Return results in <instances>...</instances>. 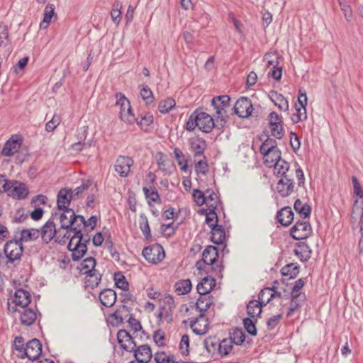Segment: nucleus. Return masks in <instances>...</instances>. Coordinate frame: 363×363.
I'll return each mask as SVG.
<instances>
[{
	"instance_id": "nucleus-58",
	"label": "nucleus",
	"mask_w": 363,
	"mask_h": 363,
	"mask_svg": "<svg viewBox=\"0 0 363 363\" xmlns=\"http://www.w3.org/2000/svg\"><path fill=\"white\" fill-rule=\"evenodd\" d=\"M140 96L147 105L151 104L154 101L152 91L147 85H143Z\"/></svg>"
},
{
	"instance_id": "nucleus-29",
	"label": "nucleus",
	"mask_w": 363,
	"mask_h": 363,
	"mask_svg": "<svg viewBox=\"0 0 363 363\" xmlns=\"http://www.w3.org/2000/svg\"><path fill=\"white\" fill-rule=\"evenodd\" d=\"M281 57L277 52H268L263 57V62L269 68H283L280 65Z\"/></svg>"
},
{
	"instance_id": "nucleus-35",
	"label": "nucleus",
	"mask_w": 363,
	"mask_h": 363,
	"mask_svg": "<svg viewBox=\"0 0 363 363\" xmlns=\"http://www.w3.org/2000/svg\"><path fill=\"white\" fill-rule=\"evenodd\" d=\"M40 230L35 228L23 229L21 231V237L18 242H28L36 240L40 237Z\"/></svg>"
},
{
	"instance_id": "nucleus-18",
	"label": "nucleus",
	"mask_w": 363,
	"mask_h": 363,
	"mask_svg": "<svg viewBox=\"0 0 363 363\" xmlns=\"http://www.w3.org/2000/svg\"><path fill=\"white\" fill-rule=\"evenodd\" d=\"M133 353L135 360L141 362V363H149L152 358V352L150 347L147 344L138 346L130 352Z\"/></svg>"
},
{
	"instance_id": "nucleus-10",
	"label": "nucleus",
	"mask_w": 363,
	"mask_h": 363,
	"mask_svg": "<svg viewBox=\"0 0 363 363\" xmlns=\"http://www.w3.org/2000/svg\"><path fill=\"white\" fill-rule=\"evenodd\" d=\"M289 234L296 240L307 239L312 234L311 225L308 221L298 220L290 229Z\"/></svg>"
},
{
	"instance_id": "nucleus-14",
	"label": "nucleus",
	"mask_w": 363,
	"mask_h": 363,
	"mask_svg": "<svg viewBox=\"0 0 363 363\" xmlns=\"http://www.w3.org/2000/svg\"><path fill=\"white\" fill-rule=\"evenodd\" d=\"M117 342L122 350L130 352L137 345L135 337L125 330H119L117 333Z\"/></svg>"
},
{
	"instance_id": "nucleus-25",
	"label": "nucleus",
	"mask_w": 363,
	"mask_h": 363,
	"mask_svg": "<svg viewBox=\"0 0 363 363\" xmlns=\"http://www.w3.org/2000/svg\"><path fill=\"white\" fill-rule=\"evenodd\" d=\"M99 297L101 305L105 307L110 308L116 303L117 295L114 290L111 289H104L99 293Z\"/></svg>"
},
{
	"instance_id": "nucleus-56",
	"label": "nucleus",
	"mask_w": 363,
	"mask_h": 363,
	"mask_svg": "<svg viewBox=\"0 0 363 363\" xmlns=\"http://www.w3.org/2000/svg\"><path fill=\"white\" fill-rule=\"evenodd\" d=\"M179 223L175 224L174 222L168 224H162L160 230L163 235L171 237L175 234L179 228Z\"/></svg>"
},
{
	"instance_id": "nucleus-6",
	"label": "nucleus",
	"mask_w": 363,
	"mask_h": 363,
	"mask_svg": "<svg viewBox=\"0 0 363 363\" xmlns=\"http://www.w3.org/2000/svg\"><path fill=\"white\" fill-rule=\"evenodd\" d=\"M23 252V247L18 239H12L7 241L4 247V253L7 259L6 264H14L19 261Z\"/></svg>"
},
{
	"instance_id": "nucleus-21",
	"label": "nucleus",
	"mask_w": 363,
	"mask_h": 363,
	"mask_svg": "<svg viewBox=\"0 0 363 363\" xmlns=\"http://www.w3.org/2000/svg\"><path fill=\"white\" fill-rule=\"evenodd\" d=\"M294 254L301 262H307L311 257L312 250L306 242H298L295 244Z\"/></svg>"
},
{
	"instance_id": "nucleus-19",
	"label": "nucleus",
	"mask_w": 363,
	"mask_h": 363,
	"mask_svg": "<svg viewBox=\"0 0 363 363\" xmlns=\"http://www.w3.org/2000/svg\"><path fill=\"white\" fill-rule=\"evenodd\" d=\"M295 183L292 177L281 178L277 184V193L282 198H286L290 196L294 191Z\"/></svg>"
},
{
	"instance_id": "nucleus-9",
	"label": "nucleus",
	"mask_w": 363,
	"mask_h": 363,
	"mask_svg": "<svg viewBox=\"0 0 363 363\" xmlns=\"http://www.w3.org/2000/svg\"><path fill=\"white\" fill-rule=\"evenodd\" d=\"M308 98L305 90L300 89L298 95V104H295L296 113L291 117L293 123H298L307 119L306 105Z\"/></svg>"
},
{
	"instance_id": "nucleus-44",
	"label": "nucleus",
	"mask_w": 363,
	"mask_h": 363,
	"mask_svg": "<svg viewBox=\"0 0 363 363\" xmlns=\"http://www.w3.org/2000/svg\"><path fill=\"white\" fill-rule=\"evenodd\" d=\"M121 9L122 3L119 1H116L111 11V18L112 21L116 25H118L121 21Z\"/></svg>"
},
{
	"instance_id": "nucleus-7",
	"label": "nucleus",
	"mask_w": 363,
	"mask_h": 363,
	"mask_svg": "<svg viewBox=\"0 0 363 363\" xmlns=\"http://www.w3.org/2000/svg\"><path fill=\"white\" fill-rule=\"evenodd\" d=\"M57 215L58 213L52 212L51 218L39 229L40 233V236L41 237L42 241L45 244H48L53 239L57 242V236L60 234H62L60 228L57 230L56 225L53 220Z\"/></svg>"
},
{
	"instance_id": "nucleus-45",
	"label": "nucleus",
	"mask_w": 363,
	"mask_h": 363,
	"mask_svg": "<svg viewBox=\"0 0 363 363\" xmlns=\"http://www.w3.org/2000/svg\"><path fill=\"white\" fill-rule=\"evenodd\" d=\"M279 149L277 147V143L275 139L272 138L270 137H267V138L262 143L260 146V153H269V152H273L274 150Z\"/></svg>"
},
{
	"instance_id": "nucleus-23",
	"label": "nucleus",
	"mask_w": 363,
	"mask_h": 363,
	"mask_svg": "<svg viewBox=\"0 0 363 363\" xmlns=\"http://www.w3.org/2000/svg\"><path fill=\"white\" fill-rule=\"evenodd\" d=\"M216 286V279L212 276L203 277L196 286L197 292L201 296L209 294Z\"/></svg>"
},
{
	"instance_id": "nucleus-28",
	"label": "nucleus",
	"mask_w": 363,
	"mask_h": 363,
	"mask_svg": "<svg viewBox=\"0 0 363 363\" xmlns=\"http://www.w3.org/2000/svg\"><path fill=\"white\" fill-rule=\"evenodd\" d=\"M212 296H201L198 298L196 303V308L199 311V318L204 316V313L206 311L213 303Z\"/></svg>"
},
{
	"instance_id": "nucleus-52",
	"label": "nucleus",
	"mask_w": 363,
	"mask_h": 363,
	"mask_svg": "<svg viewBox=\"0 0 363 363\" xmlns=\"http://www.w3.org/2000/svg\"><path fill=\"white\" fill-rule=\"evenodd\" d=\"M229 340L235 345H241L245 340V333L241 328H237L230 334Z\"/></svg>"
},
{
	"instance_id": "nucleus-55",
	"label": "nucleus",
	"mask_w": 363,
	"mask_h": 363,
	"mask_svg": "<svg viewBox=\"0 0 363 363\" xmlns=\"http://www.w3.org/2000/svg\"><path fill=\"white\" fill-rule=\"evenodd\" d=\"M84 228H86L85 218L82 215H79L70 230L71 233H73V235H79V233H82V229Z\"/></svg>"
},
{
	"instance_id": "nucleus-46",
	"label": "nucleus",
	"mask_w": 363,
	"mask_h": 363,
	"mask_svg": "<svg viewBox=\"0 0 363 363\" xmlns=\"http://www.w3.org/2000/svg\"><path fill=\"white\" fill-rule=\"evenodd\" d=\"M55 14V7L52 4H48L45 6L44 10V17L43 21L40 23L41 28H46L51 21L52 16Z\"/></svg>"
},
{
	"instance_id": "nucleus-17",
	"label": "nucleus",
	"mask_w": 363,
	"mask_h": 363,
	"mask_svg": "<svg viewBox=\"0 0 363 363\" xmlns=\"http://www.w3.org/2000/svg\"><path fill=\"white\" fill-rule=\"evenodd\" d=\"M196 111V114L198 115V123H199V129L203 131V133H210L211 132L213 128L218 129L217 126V118H216V122L213 118L208 113L205 112H199Z\"/></svg>"
},
{
	"instance_id": "nucleus-59",
	"label": "nucleus",
	"mask_w": 363,
	"mask_h": 363,
	"mask_svg": "<svg viewBox=\"0 0 363 363\" xmlns=\"http://www.w3.org/2000/svg\"><path fill=\"white\" fill-rule=\"evenodd\" d=\"M127 322L128 323V326L130 327V330L133 331V333L142 331L143 334H145V330H143L140 322L138 319L135 318L133 314L130 313L129 315V318Z\"/></svg>"
},
{
	"instance_id": "nucleus-40",
	"label": "nucleus",
	"mask_w": 363,
	"mask_h": 363,
	"mask_svg": "<svg viewBox=\"0 0 363 363\" xmlns=\"http://www.w3.org/2000/svg\"><path fill=\"white\" fill-rule=\"evenodd\" d=\"M86 280L85 284L86 287L94 289L99 284L101 280V274H100L98 271L94 272V273H90L86 274Z\"/></svg>"
},
{
	"instance_id": "nucleus-36",
	"label": "nucleus",
	"mask_w": 363,
	"mask_h": 363,
	"mask_svg": "<svg viewBox=\"0 0 363 363\" xmlns=\"http://www.w3.org/2000/svg\"><path fill=\"white\" fill-rule=\"evenodd\" d=\"M129 312V308L125 305L123 304L119 306L117 310L110 315V317L114 318L115 320V322L112 324L116 326L122 324L123 323L124 318L128 316V315H125V317H123V313Z\"/></svg>"
},
{
	"instance_id": "nucleus-54",
	"label": "nucleus",
	"mask_w": 363,
	"mask_h": 363,
	"mask_svg": "<svg viewBox=\"0 0 363 363\" xmlns=\"http://www.w3.org/2000/svg\"><path fill=\"white\" fill-rule=\"evenodd\" d=\"M174 357V355H167L163 351L157 352L152 355L155 363H173Z\"/></svg>"
},
{
	"instance_id": "nucleus-26",
	"label": "nucleus",
	"mask_w": 363,
	"mask_h": 363,
	"mask_svg": "<svg viewBox=\"0 0 363 363\" xmlns=\"http://www.w3.org/2000/svg\"><path fill=\"white\" fill-rule=\"evenodd\" d=\"M211 240L216 245H223L226 240V235L224 228L221 225L215 223L212 226Z\"/></svg>"
},
{
	"instance_id": "nucleus-22",
	"label": "nucleus",
	"mask_w": 363,
	"mask_h": 363,
	"mask_svg": "<svg viewBox=\"0 0 363 363\" xmlns=\"http://www.w3.org/2000/svg\"><path fill=\"white\" fill-rule=\"evenodd\" d=\"M190 150L194 152V157L202 156L203 159H206L204 152L207 147L206 142L201 138H191L189 139Z\"/></svg>"
},
{
	"instance_id": "nucleus-60",
	"label": "nucleus",
	"mask_w": 363,
	"mask_h": 363,
	"mask_svg": "<svg viewBox=\"0 0 363 363\" xmlns=\"http://www.w3.org/2000/svg\"><path fill=\"white\" fill-rule=\"evenodd\" d=\"M198 115L196 114V111H194L189 117L186 125L185 129L187 131H193L196 127L199 128L198 123Z\"/></svg>"
},
{
	"instance_id": "nucleus-4",
	"label": "nucleus",
	"mask_w": 363,
	"mask_h": 363,
	"mask_svg": "<svg viewBox=\"0 0 363 363\" xmlns=\"http://www.w3.org/2000/svg\"><path fill=\"white\" fill-rule=\"evenodd\" d=\"M230 99L228 95H222L214 97L211 100V106L216 110L217 115V126L218 130H222L227 123L228 116L225 108L230 105Z\"/></svg>"
},
{
	"instance_id": "nucleus-61",
	"label": "nucleus",
	"mask_w": 363,
	"mask_h": 363,
	"mask_svg": "<svg viewBox=\"0 0 363 363\" xmlns=\"http://www.w3.org/2000/svg\"><path fill=\"white\" fill-rule=\"evenodd\" d=\"M9 29L7 26L0 24V47H6L9 45Z\"/></svg>"
},
{
	"instance_id": "nucleus-33",
	"label": "nucleus",
	"mask_w": 363,
	"mask_h": 363,
	"mask_svg": "<svg viewBox=\"0 0 363 363\" xmlns=\"http://www.w3.org/2000/svg\"><path fill=\"white\" fill-rule=\"evenodd\" d=\"M273 167L274 174H276L277 176L281 177V178L292 177V174H288V172H289L290 169V165L286 160H281L277 163H274Z\"/></svg>"
},
{
	"instance_id": "nucleus-64",
	"label": "nucleus",
	"mask_w": 363,
	"mask_h": 363,
	"mask_svg": "<svg viewBox=\"0 0 363 363\" xmlns=\"http://www.w3.org/2000/svg\"><path fill=\"white\" fill-rule=\"evenodd\" d=\"M120 118L125 123L128 124H133L136 121L135 115L132 111L131 106H129L125 113H121Z\"/></svg>"
},
{
	"instance_id": "nucleus-12",
	"label": "nucleus",
	"mask_w": 363,
	"mask_h": 363,
	"mask_svg": "<svg viewBox=\"0 0 363 363\" xmlns=\"http://www.w3.org/2000/svg\"><path fill=\"white\" fill-rule=\"evenodd\" d=\"M22 144L23 137L18 134L13 135L4 143L1 153L4 156L11 157L18 152Z\"/></svg>"
},
{
	"instance_id": "nucleus-50",
	"label": "nucleus",
	"mask_w": 363,
	"mask_h": 363,
	"mask_svg": "<svg viewBox=\"0 0 363 363\" xmlns=\"http://www.w3.org/2000/svg\"><path fill=\"white\" fill-rule=\"evenodd\" d=\"M256 322V318H250L249 316L243 319V325L246 331L252 336H255L257 334Z\"/></svg>"
},
{
	"instance_id": "nucleus-63",
	"label": "nucleus",
	"mask_w": 363,
	"mask_h": 363,
	"mask_svg": "<svg viewBox=\"0 0 363 363\" xmlns=\"http://www.w3.org/2000/svg\"><path fill=\"white\" fill-rule=\"evenodd\" d=\"M279 284V281L275 280L272 283V286L271 287H266L264 288L262 290L266 291V294L269 295V296L272 298H281V292L277 291L278 284Z\"/></svg>"
},
{
	"instance_id": "nucleus-47",
	"label": "nucleus",
	"mask_w": 363,
	"mask_h": 363,
	"mask_svg": "<svg viewBox=\"0 0 363 363\" xmlns=\"http://www.w3.org/2000/svg\"><path fill=\"white\" fill-rule=\"evenodd\" d=\"M219 340L216 337H208L203 341V345L208 353L213 354L218 350Z\"/></svg>"
},
{
	"instance_id": "nucleus-53",
	"label": "nucleus",
	"mask_w": 363,
	"mask_h": 363,
	"mask_svg": "<svg viewBox=\"0 0 363 363\" xmlns=\"http://www.w3.org/2000/svg\"><path fill=\"white\" fill-rule=\"evenodd\" d=\"M115 285L117 288H119L123 291H128L129 283L127 281L125 276L121 272H116L113 276Z\"/></svg>"
},
{
	"instance_id": "nucleus-31",
	"label": "nucleus",
	"mask_w": 363,
	"mask_h": 363,
	"mask_svg": "<svg viewBox=\"0 0 363 363\" xmlns=\"http://www.w3.org/2000/svg\"><path fill=\"white\" fill-rule=\"evenodd\" d=\"M96 262L94 257H89L84 259L80 264V267H78L81 274H87L90 273H94L97 272L96 270Z\"/></svg>"
},
{
	"instance_id": "nucleus-27",
	"label": "nucleus",
	"mask_w": 363,
	"mask_h": 363,
	"mask_svg": "<svg viewBox=\"0 0 363 363\" xmlns=\"http://www.w3.org/2000/svg\"><path fill=\"white\" fill-rule=\"evenodd\" d=\"M11 191L9 196L17 199H26L28 194V190L24 183L15 180L11 185Z\"/></svg>"
},
{
	"instance_id": "nucleus-32",
	"label": "nucleus",
	"mask_w": 363,
	"mask_h": 363,
	"mask_svg": "<svg viewBox=\"0 0 363 363\" xmlns=\"http://www.w3.org/2000/svg\"><path fill=\"white\" fill-rule=\"evenodd\" d=\"M300 270V266L296 263H289L284 266L281 269L282 277H287V279H293L296 278Z\"/></svg>"
},
{
	"instance_id": "nucleus-37",
	"label": "nucleus",
	"mask_w": 363,
	"mask_h": 363,
	"mask_svg": "<svg viewBox=\"0 0 363 363\" xmlns=\"http://www.w3.org/2000/svg\"><path fill=\"white\" fill-rule=\"evenodd\" d=\"M264 156V164L272 167L274 163H277L281 159V152L279 149L274 150L273 152L262 154Z\"/></svg>"
},
{
	"instance_id": "nucleus-51",
	"label": "nucleus",
	"mask_w": 363,
	"mask_h": 363,
	"mask_svg": "<svg viewBox=\"0 0 363 363\" xmlns=\"http://www.w3.org/2000/svg\"><path fill=\"white\" fill-rule=\"evenodd\" d=\"M176 105V102L172 98H167L160 102L158 110L161 113L166 114L169 113Z\"/></svg>"
},
{
	"instance_id": "nucleus-20",
	"label": "nucleus",
	"mask_w": 363,
	"mask_h": 363,
	"mask_svg": "<svg viewBox=\"0 0 363 363\" xmlns=\"http://www.w3.org/2000/svg\"><path fill=\"white\" fill-rule=\"evenodd\" d=\"M174 308V301L170 296L165 297L162 304L159 307L162 314L164 316V320L168 323L173 320V310Z\"/></svg>"
},
{
	"instance_id": "nucleus-42",
	"label": "nucleus",
	"mask_w": 363,
	"mask_h": 363,
	"mask_svg": "<svg viewBox=\"0 0 363 363\" xmlns=\"http://www.w3.org/2000/svg\"><path fill=\"white\" fill-rule=\"evenodd\" d=\"M233 343L231 340L229 339H223V340H219L218 347V352L221 357H225L228 355L233 348Z\"/></svg>"
},
{
	"instance_id": "nucleus-41",
	"label": "nucleus",
	"mask_w": 363,
	"mask_h": 363,
	"mask_svg": "<svg viewBox=\"0 0 363 363\" xmlns=\"http://www.w3.org/2000/svg\"><path fill=\"white\" fill-rule=\"evenodd\" d=\"M139 227L143 234L144 235L145 240L148 242H152V237L150 233V228L149 226L148 220L147 218L144 215H141L140 217Z\"/></svg>"
},
{
	"instance_id": "nucleus-3",
	"label": "nucleus",
	"mask_w": 363,
	"mask_h": 363,
	"mask_svg": "<svg viewBox=\"0 0 363 363\" xmlns=\"http://www.w3.org/2000/svg\"><path fill=\"white\" fill-rule=\"evenodd\" d=\"M79 214H76L72 208H67L66 211L59 214V220L60 223V229L65 230V233L60 234L57 236V242L59 244H65L67 240L71 236L70 228H72L74 221Z\"/></svg>"
},
{
	"instance_id": "nucleus-57",
	"label": "nucleus",
	"mask_w": 363,
	"mask_h": 363,
	"mask_svg": "<svg viewBox=\"0 0 363 363\" xmlns=\"http://www.w3.org/2000/svg\"><path fill=\"white\" fill-rule=\"evenodd\" d=\"M143 192L146 199H149V204L150 201L155 203H161V199L158 194V191L155 187H153L151 191L146 187H143Z\"/></svg>"
},
{
	"instance_id": "nucleus-43",
	"label": "nucleus",
	"mask_w": 363,
	"mask_h": 363,
	"mask_svg": "<svg viewBox=\"0 0 363 363\" xmlns=\"http://www.w3.org/2000/svg\"><path fill=\"white\" fill-rule=\"evenodd\" d=\"M93 184L94 182L91 180H84L80 186H77L74 190L72 189L74 200H77L81 198L83 193L88 190Z\"/></svg>"
},
{
	"instance_id": "nucleus-1",
	"label": "nucleus",
	"mask_w": 363,
	"mask_h": 363,
	"mask_svg": "<svg viewBox=\"0 0 363 363\" xmlns=\"http://www.w3.org/2000/svg\"><path fill=\"white\" fill-rule=\"evenodd\" d=\"M218 249L213 245H208L202 252L201 259L196 262L198 271H204L208 273L211 271L215 276L222 278L224 269L223 261L218 262Z\"/></svg>"
},
{
	"instance_id": "nucleus-30",
	"label": "nucleus",
	"mask_w": 363,
	"mask_h": 363,
	"mask_svg": "<svg viewBox=\"0 0 363 363\" xmlns=\"http://www.w3.org/2000/svg\"><path fill=\"white\" fill-rule=\"evenodd\" d=\"M23 308L20 315L21 323L23 325L30 326L37 319L36 310L26 307Z\"/></svg>"
},
{
	"instance_id": "nucleus-15",
	"label": "nucleus",
	"mask_w": 363,
	"mask_h": 363,
	"mask_svg": "<svg viewBox=\"0 0 363 363\" xmlns=\"http://www.w3.org/2000/svg\"><path fill=\"white\" fill-rule=\"evenodd\" d=\"M74 197L72 194V189L62 188L57 195V209L61 212L70 208L69 206Z\"/></svg>"
},
{
	"instance_id": "nucleus-11",
	"label": "nucleus",
	"mask_w": 363,
	"mask_h": 363,
	"mask_svg": "<svg viewBox=\"0 0 363 363\" xmlns=\"http://www.w3.org/2000/svg\"><path fill=\"white\" fill-rule=\"evenodd\" d=\"M42 354V344L37 338L29 340L26 344L24 351L22 354H18V357L21 359L27 357L31 361H34L39 358Z\"/></svg>"
},
{
	"instance_id": "nucleus-5",
	"label": "nucleus",
	"mask_w": 363,
	"mask_h": 363,
	"mask_svg": "<svg viewBox=\"0 0 363 363\" xmlns=\"http://www.w3.org/2000/svg\"><path fill=\"white\" fill-rule=\"evenodd\" d=\"M31 302V296L28 291L23 289H17L14 293L11 301L7 302V308L10 313L14 314L18 311L17 306L27 307Z\"/></svg>"
},
{
	"instance_id": "nucleus-8",
	"label": "nucleus",
	"mask_w": 363,
	"mask_h": 363,
	"mask_svg": "<svg viewBox=\"0 0 363 363\" xmlns=\"http://www.w3.org/2000/svg\"><path fill=\"white\" fill-rule=\"evenodd\" d=\"M142 255L146 261L155 264L161 262L165 256L163 247L158 243L145 247Z\"/></svg>"
},
{
	"instance_id": "nucleus-2",
	"label": "nucleus",
	"mask_w": 363,
	"mask_h": 363,
	"mask_svg": "<svg viewBox=\"0 0 363 363\" xmlns=\"http://www.w3.org/2000/svg\"><path fill=\"white\" fill-rule=\"evenodd\" d=\"M68 240L67 249L72 252V261L77 262L80 260L87 252V245L90 242V236L88 233L85 235L81 233L79 235H71Z\"/></svg>"
},
{
	"instance_id": "nucleus-16",
	"label": "nucleus",
	"mask_w": 363,
	"mask_h": 363,
	"mask_svg": "<svg viewBox=\"0 0 363 363\" xmlns=\"http://www.w3.org/2000/svg\"><path fill=\"white\" fill-rule=\"evenodd\" d=\"M133 164L134 161L131 157L120 155L116 160L114 169L120 177H126L128 176L130 167Z\"/></svg>"
},
{
	"instance_id": "nucleus-62",
	"label": "nucleus",
	"mask_w": 363,
	"mask_h": 363,
	"mask_svg": "<svg viewBox=\"0 0 363 363\" xmlns=\"http://www.w3.org/2000/svg\"><path fill=\"white\" fill-rule=\"evenodd\" d=\"M270 130H271V135L276 139H281L284 136V128L282 123H281L279 122V123H275L272 125H269Z\"/></svg>"
},
{
	"instance_id": "nucleus-24",
	"label": "nucleus",
	"mask_w": 363,
	"mask_h": 363,
	"mask_svg": "<svg viewBox=\"0 0 363 363\" xmlns=\"http://www.w3.org/2000/svg\"><path fill=\"white\" fill-rule=\"evenodd\" d=\"M294 213L290 206H285L277 211L276 219L283 226H289L294 220Z\"/></svg>"
},
{
	"instance_id": "nucleus-13",
	"label": "nucleus",
	"mask_w": 363,
	"mask_h": 363,
	"mask_svg": "<svg viewBox=\"0 0 363 363\" xmlns=\"http://www.w3.org/2000/svg\"><path fill=\"white\" fill-rule=\"evenodd\" d=\"M234 113L242 118H248L253 110L252 101L247 97H240L237 100L234 108Z\"/></svg>"
},
{
	"instance_id": "nucleus-48",
	"label": "nucleus",
	"mask_w": 363,
	"mask_h": 363,
	"mask_svg": "<svg viewBox=\"0 0 363 363\" xmlns=\"http://www.w3.org/2000/svg\"><path fill=\"white\" fill-rule=\"evenodd\" d=\"M258 301L255 299L251 300L247 304V312L250 318L259 317L262 310L258 307Z\"/></svg>"
},
{
	"instance_id": "nucleus-39",
	"label": "nucleus",
	"mask_w": 363,
	"mask_h": 363,
	"mask_svg": "<svg viewBox=\"0 0 363 363\" xmlns=\"http://www.w3.org/2000/svg\"><path fill=\"white\" fill-rule=\"evenodd\" d=\"M192 285L189 279H182L175 283L174 289L178 295H184L189 293Z\"/></svg>"
},
{
	"instance_id": "nucleus-49",
	"label": "nucleus",
	"mask_w": 363,
	"mask_h": 363,
	"mask_svg": "<svg viewBox=\"0 0 363 363\" xmlns=\"http://www.w3.org/2000/svg\"><path fill=\"white\" fill-rule=\"evenodd\" d=\"M116 106H118L120 108L119 115L121 113H125V110L130 106L129 100L122 93H116Z\"/></svg>"
},
{
	"instance_id": "nucleus-38",
	"label": "nucleus",
	"mask_w": 363,
	"mask_h": 363,
	"mask_svg": "<svg viewBox=\"0 0 363 363\" xmlns=\"http://www.w3.org/2000/svg\"><path fill=\"white\" fill-rule=\"evenodd\" d=\"M295 211L300 214L302 218H308L311 213V207L308 203L303 204L299 199H297L294 205Z\"/></svg>"
},
{
	"instance_id": "nucleus-34",
	"label": "nucleus",
	"mask_w": 363,
	"mask_h": 363,
	"mask_svg": "<svg viewBox=\"0 0 363 363\" xmlns=\"http://www.w3.org/2000/svg\"><path fill=\"white\" fill-rule=\"evenodd\" d=\"M270 94L272 101L280 111H286L289 109L288 101L281 94L275 91H272Z\"/></svg>"
}]
</instances>
